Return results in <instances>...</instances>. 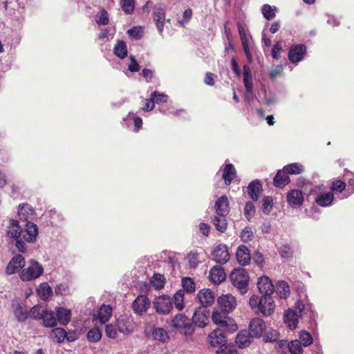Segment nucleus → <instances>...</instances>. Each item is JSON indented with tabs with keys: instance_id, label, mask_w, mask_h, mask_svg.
<instances>
[{
	"instance_id": "obj_54",
	"label": "nucleus",
	"mask_w": 354,
	"mask_h": 354,
	"mask_svg": "<svg viewBox=\"0 0 354 354\" xmlns=\"http://www.w3.org/2000/svg\"><path fill=\"white\" fill-rule=\"evenodd\" d=\"M187 259L189 263V266L191 268H195L199 263L198 254L197 252H189L187 256Z\"/></svg>"
},
{
	"instance_id": "obj_31",
	"label": "nucleus",
	"mask_w": 354,
	"mask_h": 354,
	"mask_svg": "<svg viewBox=\"0 0 354 354\" xmlns=\"http://www.w3.org/2000/svg\"><path fill=\"white\" fill-rule=\"evenodd\" d=\"M235 176L236 169L234 165L232 164L226 165L223 171L222 175V178L224 179L225 185H230Z\"/></svg>"
},
{
	"instance_id": "obj_48",
	"label": "nucleus",
	"mask_w": 354,
	"mask_h": 354,
	"mask_svg": "<svg viewBox=\"0 0 354 354\" xmlns=\"http://www.w3.org/2000/svg\"><path fill=\"white\" fill-rule=\"evenodd\" d=\"M121 7L122 10L127 14H131L135 8L134 0H121Z\"/></svg>"
},
{
	"instance_id": "obj_1",
	"label": "nucleus",
	"mask_w": 354,
	"mask_h": 354,
	"mask_svg": "<svg viewBox=\"0 0 354 354\" xmlns=\"http://www.w3.org/2000/svg\"><path fill=\"white\" fill-rule=\"evenodd\" d=\"M35 214L34 209L29 204L23 203L19 205L17 215L20 221L26 222L24 225L26 233L24 238L28 243L35 242L38 236V227L32 222Z\"/></svg>"
},
{
	"instance_id": "obj_11",
	"label": "nucleus",
	"mask_w": 354,
	"mask_h": 354,
	"mask_svg": "<svg viewBox=\"0 0 354 354\" xmlns=\"http://www.w3.org/2000/svg\"><path fill=\"white\" fill-rule=\"evenodd\" d=\"M24 267V258L21 254H16L9 261L6 268V273L8 275H11L19 272H20L21 270H22Z\"/></svg>"
},
{
	"instance_id": "obj_38",
	"label": "nucleus",
	"mask_w": 354,
	"mask_h": 354,
	"mask_svg": "<svg viewBox=\"0 0 354 354\" xmlns=\"http://www.w3.org/2000/svg\"><path fill=\"white\" fill-rule=\"evenodd\" d=\"M153 338L155 340L165 342L169 339L167 331L162 328H156L152 332Z\"/></svg>"
},
{
	"instance_id": "obj_35",
	"label": "nucleus",
	"mask_w": 354,
	"mask_h": 354,
	"mask_svg": "<svg viewBox=\"0 0 354 354\" xmlns=\"http://www.w3.org/2000/svg\"><path fill=\"white\" fill-rule=\"evenodd\" d=\"M50 337L54 341L59 344L62 343L66 338L68 340H70L69 338L66 337L65 330L61 328L53 329L50 333Z\"/></svg>"
},
{
	"instance_id": "obj_8",
	"label": "nucleus",
	"mask_w": 354,
	"mask_h": 354,
	"mask_svg": "<svg viewBox=\"0 0 354 354\" xmlns=\"http://www.w3.org/2000/svg\"><path fill=\"white\" fill-rule=\"evenodd\" d=\"M153 306L158 314L168 315L173 308V301L167 295H161L154 299Z\"/></svg>"
},
{
	"instance_id": "obj_40",
	"label": "nucleus",
	"mask_w": 354,
	"mask_h": 354,
	"mask_svg": "<svg viewBox=\"0 0 354 354\" xmlns=\"http://www.w3.org/2000/svg\"><path fill=\"white\" fill-rule=\"evenodd\" d=\"M114 53L120 58H124L127 55V48L124 41H118L114 47Z\"/></svg>"
},
{
	"instance_id": "obj_12",
	"label": "nucleus",
	"mask_w": 354,
	"mask_h": 354,
	"mask_svg": "<svg viewBox=\"0 0 354 354\" xmlns=\"http://www.w3.org/2000/svg\"><path fill=\"white\" fill-rule=\"evenodd\" d=\"M218 304L221 310L227 313L233 311L237 305L236 298L230 294L219 297Z\"/></svg>"
},
{
	"instance_id": "obj_49",
	"label": "nucleus",
	"mask_w": 354,
	"mask_h": 354,
	"mask_svg": "<svg viewBox=\"0 0 354 354\" xmlns=\"http://www.w3.org/2000/svg\"><path fill=\"white\" fill-rule=\"evenodd\" d=\"M288 346L291 354H302V347L299 340L292 341Z\"/></svg>"
},
{
	"instance_id": "obj_23",
	"label": "nucleus",
	"mask_w": 354,
	"mask_h": 354,
	"mask_svg": "<svg viewBox=\"0 0 354 354\" xmlns=\"http://www.w3.org/2000/svg\"><path fill=\"white\" fill-rule=\"evenodd\" d=\"M287 201L292 207H299L304 201L303 194L299 190L292 189L287 194Z\"/></svg>"
},
{
	"instance_id": "obj_34",
	"label": "nucleus",
	"mask_w": 354,
	"mask_h": 354,
	"mask_svg": "<svg viewBox=\"0 0 354 354\" xmlns=\"http://www.w3.org/2000/svg\"><path fill=\"white\" fill-rule=\"evenodd\" d=\"M334 200V194L331 192L319 194L316 198V203L322 206L330 205Z\"/></svg>"
},
{
	"instance_id": "obj_24",
	"label": "nucleus",
	"mask_w": 354,
	"mask_h": 354,
	"mask_svg": "<svg viewBox=\"0 0 354 354\" xmlns=\"http://www.w3.org/2000/svg\"><path fill=\"white\" fill-rule=\"evenodd\" d=\"M252 338L247 330H241L236 335L235 342L239 348H244L250 346Z\"/></svg>"
},
{
	"instance_id": "obj_32",
	"label": "nucleus",
	"mask_w": 354,
	"mask_h": 354,
	"mask_svg": "<svg viewBox=\"0 0 354 354\" xmlns=\"http://www.w3.org/2000/svg\"><path fill=\"white\" fill-rule=\"evenodd\" d=\"M44 323V326L46 327H54L57 324V319L53 311H48L44 310L41 319Z\"/></svg>"
},
{
	"instance_id": "obj_36",
	"label": "nucleus",
	"mask_w": 354,
	"mask_h": 354,
	"mask_svg": "<svg viewBox=\"0 0 354 354\" xmlns=\"http://www.w3.org/2000/svg\"><path fill=\"white\" fill-rule=\"evenodd\" d=\"M283 172L288 174H300L304 171V166L299 163H291L283 168Z\"/></svg>"
},
{
	"instance_id": "obj_56",
	"label": "nucleus",
	"mask_w": 354,
	"mask_h": 354,
	"mask_svg": "<svg viewBox=\"0 0 354 354\" xmlns=\"http://www.w3.org/2000/svg\"><path fill=\"white\" fill-rule=\"evenodd\" d=\"M253 236V232L250 227H245L244 229H243L240 235V237L243 242L251 241Z\"/></svg>"
},
{
	"instance_id": "obj_63",
	"label": "nucleus",
	"mask_w": 354,
	"mask_h": 354,
	"mask_svg": "<svg viewBox=\"0 0 354 354\" xmlns=\"http://www.w3.org/2000/svg\"><path fill=\"white\" fill-rule=\"evenodd\" d=\"M118 329L122 333H130L131 330L128 328L125 322L123 320L118 319L117 322Z\"/></svg>"
},
{
	"instance_id": "obj_59",
	"label": "nucleus",
	"mask_w": 354,
	"mask_h": 354,
	"mask_svg": "<svg viewBox=\"0 0 354 354\" xmlns=\"http://www.w3.org/2000/svg\"><path fill=\"white\" fill-rule=\"evenodd\" d=\"M152 98L155 100V103L160 104L166 102L167 100V95L163 93H159L158 91H154L151 93Z\"/></svg>"
},
{
	"instance_id": "obj_15",
	"label": "nucleus",
	"mask_w": 354,
	"mask_h": 354,
	"mask_svg": "<svg viewBox=\"0 0 354 354\" xmlns=\"http://www.w3.org/2000/svg\"><path fill=\"white\" fill-rule=\"evenodd\" d=\"M150 307V301L146 295H139L133 301L132 308L135 313L142 315Z\"/></svg>"
},
{
	"instance_id": "obj_64",
	"label": "nucleus",
	"mask_w": 354,
	"mask_h": 354,
	"mask_svg": "<svg viewBox=\"0 0 354 354\" xmlns=\"http://www.w3.org/2000/svg\"><path fill=\"white\" fill-rule=\"evenodd\" d=\"M253 261L259 266H263L265 261L263 256L261 253L259 252H256L253 255Z\"/></svg>"
},
{
	"instance_id": "obj_14",
	"label": "nucleus",
	"mask_w": 354,
	"mask_h": 354,
	"mask_svg": "<svg viewBox=\"0 0 354 354\" xmlns=\"http://www.w3.org/2000/svg\"><path fill=\"white\" fill-rule=\"evenodd\" d=\"M266 328V323L262 319L254 318L250 322L248 332L252 337L259 338L261 337Z\"/></svg>"
},
{
	"instance_id": "obj_20",
	"label": "nucleus",
	"mask_w": 354,
	"mask_h": 354,
	"mask_svg": "<svg viewBox=\"0 0 354 354\" xmlns=\"http://www.w3.org/2000/svg\"><path fill=\"white\" fill-rule=\"evenodd\" d=\"M216 212L218 216L225 217L230 212V204L227 197L222 195L215 203Z\"/></svg>"
},
{
	"instance_id": "obj_9",
	"label": "nucleus",
	"mask_w": 354,
	"mask_h": 354,
	"mask_svg": "<svg viewBox=\"0 0 354 354\" xmlns=\"http://www.w3.org/2000/svg\"><path fill=\"white\" fill-rule=\"evenodd\" d=\"M210 312L206 308H196L192 317V322L199 328H204L209 324Z\"/></svg>"
},
{
	"instance_id": "obj_52",
	"label": "nucleus",
	"mask_w": 354,
	"mask_h": 354,
	"mask_svg": "<svg viewBox=\"0 0 354 354\" xmlns=\"http://www.w3.org/2000/svg\"><path fill=\"white\" fill-rule=\"evenodd\" d=\"M279 252L281 257L283 259H289L292 257L293 254L292 249L288 244L281 246L279 249Z\"/></svg>"
},
{
	"instance_id": "obj_61",
	"label": "nucleus",
	"mask_w": 354,
	"mask_h": 354,
	"mask_svg": "<svg viewBox=\"0 0 354 354\" xmlns=\"http://www.w3.org/2000/svg\"><path fill=\"white\" fill-rule=\"evenodd\" d=\"M105 333L109 338H115L117 336V331L115 327L112 324L106 326Z\"/></svg>"
},
{
	"instance_id": "obj_13",
	"label": "nucleus",
	"mask_w": 354,
	"mask_h": 354,
	"mask_svg": "<svg viewBox=\"0 0 354 354\" xmlns=\"http://www.w3.org/2000/svg\"><path fill=\"white\" fill-rule=\"evenodd\" d=\"M207 341L212 346H220L221 349L226 344L227 339L223 331L218 328L209 334Z\"/></svg>"
},
{
	"instance_id": "obj_50",
	"label": "nucleus",
	"mask_w": 354,
	"mask_h": 354,
	"mask_svg": "<svg viewBox=\"0 0 354 354\" xmlns=\"http://www.w3.org/2000/svg\"><path fill=\"white\" fill-rule=\"evenodd\" d=\"M44 309L39 305L34 306L30 310V317L35 319H41Z\"/></svg>"
},
{
	"instance_id": "obj_21",
	"label": "nucleus",
	"mask_w": 354,
	"mask_h": 354,
	"mask_svg": "<svg viewBox=\"0 0 354 354\" xmlns=\"http://www.w3.org/2000/svg\"><path fill=\"white\" fill-rule=\"evenodd\" d=\"M197 297L202 305L201 307L206 308L213 304L214 293L210 289H203L198 292Z\"/></svg>"
},
{
	"instance_id": "obj_19",
	"label": "nucleus",
	"mask_w": 354,
	"mask_h": 354,
	"mask_svg": "<svg viewBox=\"0 0 354 354\" xmlns=\"http://www.w3.org/2000/svg\"><path fill=\"white\" fill-rule=\"evenodd\" d=\"M226 274L224 269L220 266H214L211 268L209 273V279L214 283L218 284L224 281Z\"/></svg>"
},
{
	"instance_id": "obj_2",
	"label": "nucleus",
	"mask_w": 354,
	"mask_h": 354,
	"mask_svg": "<svg viewBox=\"0 0 354 354\" xmlns=\"http://www.w3.org/2000/svg\"><path fill=\"white\" fill-rule=\"evenodd\" d=\"M25 232V225L21 227L19 221L10 219L6 227V236L9 239V243L14 244L19 252H26V246L24 241V235Z\"/></svg>"
},
{
	"instance_id": "obj_43",
	"label": "nucleus",
	"mask_w": 354,
	"mask_h": 354,
	"mask_svg": "<svg viewBox=\"0 0 354 354\" xmlns=\"http://www.w3.org/2000/svg\"><path fill=\"white\" fill-rule=\"evenodd\" d=\"M165 281V278L162 274L159 273H154L152 277L151 283L156 289L160 290L164 287Z\"/></svg>"
},
{
	"instance_id": "obj_10",
	"label": "nucleus",
	"mask_w": 354,
	"mask_h": 354,
	"mask_svg": "<svg viewBox=\"0 0 354 354\" xmlns=\"http://www.w3.org/2000/svg\"><path fill=\"white\" fill-rule=\"evenodd\" d=\"M212 259L220 264L226 263L230 259V253L226 245L219 244L212 251Z\"/></svg>"
},
{
	"instance_id": "obj_17",
	"label": "nucleus",
	"mask_w": 354,
	"mask_h": 354,
	"mask_svg": "<svg viewBox=\"0 0 354 354\" xmlns=\"http://www.w3.org/2000/svg\"><path fill=\"white\" fill-rule=\"evenodd\" d=\"M306 52V47L304 44L293 45L288 52V59L291 62H300Z\"/></svg>"
},
{
	"instance_id": "obj_29",
	"label": "nucleus",
	"mask_w": 354,
	"mask_h": 354,
	"mask_svg": "<svg viewBox=\"0 0 354 354\" xmlns=\"http://www.w3.org/2000/svg\"><path fill=\"white\" fill-rule=\"evenodd\" d=\"M243 69L244 86L245 87L246 91L251 93L253 90V82L250 67L248 65L245 64L243 67Z\"/></svg>"
},
{
	"instance_id": "obj_37",
	"label": "nucleus",
	"mask_w": 354,
	"mask_h": 354,
	"mask_svg": "<svg viewBox=\"0 0 354 354\" xmlns=\"http://www.w3.org/2000/svg\"><path fill=\"white\" fill-rule=\"evenodd\" d=\"M184 290H179L174 295L173 303L175 305V308L180 311L184 307Z\"/></svg>"
},
{
	"instance_id": "obj_42",
	"label": "nucleus",
	"mask_w": 354,
	"mask_h": 354,
	"mask_svg": "<svg viewBox=\"0 0 354 354\" xmlns=\"http://www.w3.org/2000/svg\"><path fill=\"white\" fill-rule=\"evenodd\" d=\"M95 22L98 25H107L109 23V17L107 11L101 8L95 17Z\"/></svg>"
},
{
	"instance_id": "obj_22",
	"label": "nucleus",
	"mask_w": 354,
	"mask_h": 354,
	"mask_svg": "<svg viewBox=\"0 0 354 354\" xmlns=\"http://www.w3.org/2000/svg\"><path fill=\"white\" fill-rule=\"evenodd\" d=\"M236 256L237 261L242 266L248 265L251 261L249 249L244 245H241L238 248Z\"/></svg>"
},
{
	"instance_id": "obj_30",
	"label": "nucleus",
	"mask_w": 354,
	"mask_h": 354,
	"mask_svg": "<svg viewBox=\"0 0 354 354\" xmlns=\"http://www.w3.org/2000/svg\"><path fill=\"white\" fill-rule=\"evenodd\" d=\"M112 315V308L109 305H102L98 310V319L101 324L106 323Z\"/></svg>"
},
{
	"instance_id": "obj_46",
	"label": "nucleus",
	"mask_w": 354,
	"mask_h": 354,
	"mask_svg": "<svg viewBox=\"0 0 354 354\" xmlns=\"http://www.w3.org/2000/svg\"><path fill=\"white\" fill-rule=\"evenodd\" d=\"M102 337V333L97 328H91L87 333V339L91 342H97Z\"/></svg>"
},
{
	"instance_id": "obj_58",
	"label": "nucleus",
	"mask_w": 354,
	"mask_h": 354,
	"mask_svg": "<svg viewBox=\"0 0 354 354\" xmlns=\"http://www.w3.org/2000/svg\"><path fill=\"white\" fill-rule=\"evenodd\" d=\"M346 187V183L341 180H337L333 182L330 189L332 191H338L342 192Z\"/></svg>"
},
{
	"instance_id": "obj_60",
	"label": "nucleus",
	"mask_w": 354,
	"mask_h": 354,
	"mask_svg": "<svg viewBox=\"0 0 354 354\" xmlns=\"http://www.w3.org/2000/svg\"><path fill=\"white\" fill-rule=\"evenodd\" d=\"M255 212V207L252 203L248 202L245 204L244 214L248 221L250 217L252 216Z\"/></svg>"
},
{
	"instance_id": "obj_51",
	"label": "nucleus",
	"mask_w": 354,
	"mask_h": 354,
	"mask_svg": "<svg viewBox=\"0 0 354 354\" xmlns=\"http://www.w3.org/2000/svg\"><path fill=\"white\" fill-rule=\"evenodd\" d=\"M301 345L308 346L313 342V337L307 331H301L299 335Z\"/></svg>"
},
{
	"instance_id": "obj_53",
	"label": "nucleus",
	"mask_w": 354,
	"mask_h": 354,
	"mask_svg": "<svg viewBox=\"0 0 354 354\" xmlns=\"http://www.w3.org/2000/svg\"><path fill=\"white\" fill-rule=\"evenodd\" d=\"M279 337V333L275 330H272L265 333L263 340L266 342H274L277 341Z\"/></svg>"
},
{
	"instance_id": "obj_27",
	"label": "nucleus",
	"mask_w": 354,
	"mask_h": 354,
	"mask_svg": "<svg viewBox=\"0 0 354 354\" xmlns=\"http://www.w3.org/2000/svg\"><path fill=\"white\" fill-rule=\"evenodd\" d=\"M262 190V186L258 180L250 182L248 187L249 196L253 201H257L259 197V193Z\"/></svg>"
},
{
	"instance_id": "obj_39",
	"label": "nucleus",
	"mask_w": 354,
	"mask_h": 354,
	"mask_svg": "<svg viewBox=\"0 0 354 354\" xmlns=\"http://www.w3.org/2000/svg\"><path fill=\"white\" fill-rule=\"evenodd\" d=\"M276 292L280 298L286 299L290 293L288 283L284 281H279L277 286Z\"/></svg>"
},
{
	"instance_id": "obj_18",
	"label": "nucleus",
	"mask_w": 354,
	"mask_h": 354,
	"mask_svg": "<svg viewBox=\"0 0 354 354\" xmlns=\"http://www.w3.org/2000/svg\"><path fill=\"white\" fill-rule=\"evenodd\" d=\"M257 288L263 295H270L274 292V287L269 277L262 276L259 279Z\"/></svg>"
},
{
	"instance_id": "obj_62",
	"label": "nucleus",
	"mask_w": 354,
	"mask_h": 354,
	"mask_svg": "<svg viewBox=\"0 0 354 354\" xmlns=\"http://www.w3.org/2000/svg\"><path fill=\"white\" fill-rule=\"evenodd\" d=\"M154 104L155 100L152 98V95H151V98L149 100H145V104L142 109L145 111H150L153 109Z\"/></svg>"
},
{
	"instance_id": "obj_16",
	"label": "nucleus",
	"mask_w": 354,
	"mask_h": 354,
	"mask_svg": "<svg viewBox=\"0 0 354 354\" xmlns=\"http://www.w3.org/2000/svg\"><path fill=\"white\" fill-rule=\"evenodd\" d=\"M153 19L160 34L162 33L165 21V10L161 5H156L153 9Z\"/></svg>"
},
{
	"instance_id": "obj_44",
	"label": "nucleus",
	"mask_w": 354,
	"mask_h": 354,
	"mask_svg": "<svg viewBox=\"0 0 354 354\" xmlns=\"http://www.w3.org/2000/svg\"><path fill=\"white\" fill-rule=\"evenodd\" d=\"M276 7H272L269 4H265L262 7V14L267 20H271L276 16L275 11Z\"/></svg>"
},
{
	"instance_id": "obj_4",
	"label": "nucleus",
	"mask_w": 354,
	"mask_h": 354,
	"mask_svg": "<svg viewBox=\"0 0 354 354\" xmlns=\"http://www.w3.org/2000/svg\"><path fill=\"white\" fill-rule=\"evenodd\" d=\"M43 272L41 265L35 260L31 259L28 262L27 267L21 270L19 277L23 281H29L39 278Z\"/></svg>"
},
{
	"instance_id": "obj_7",
	"label": "nucleus",
	"mask_w": 354,
	"mask_h": 354,
	"mask_svg": "<svg viewBox=\"0 0 354 354\" xmlns=\"http://www.w3.org/2000/svg\"><path fill=\"white\" fill-rule=\"evenodd\" d=\"M227 313L214 310L212 313V319L214 324L221 328L230 327V330L234 332L237 330V325L233 323V319L227 316Z\"/></svg>"
},
{
	"instance_id": "obj_25",
	"label": "nucleus",
	"mask_w": 354,
	"mask_h": 354,
	"mask_svg": "<svg viewBox=\"0 0 354 354\" xmlns=\"http://www.w3.org/2000/svg\"><path fill=\"white\" fill-rule=\"evenodd\" d=\"M56 319L60 324L66 325L71 320V311L69 309L62 307H57L55 308Z\"/></svg>"
},
{
	"instance_id": "obj_3",
	"label": "nucleus",
	"mask_w": 354,
	"mask_h": 354,
	"mask_svg": "<svg viewBox=\"0 0 354 354\" xmlns=\"http://www.w3.org/2000/svg\"><path fill=\"white\" fill-rule=\"evenodd\" d=\"M249 305L251 309L257 314H262L264 316L270 315L275 308L273 299L270 295H252L249 299Z\"/></svg>"
},
{
	"instance_id": "obj_6",
	"label": "nucleus",
	"mask_w": 354,
	"mask_h": 354,
	"mask_svg": "<svg viewBox=\"0 0 354 354\" xmlns=\"http://www.w3.org/2000/svg\"><path fill=\"white\" fill-rule=\"evenodd\" d=\"M172 326L185 335H192L194 332L193 324L188 317L183 313L176 314L171 321Z\"/></svg>"
},
{
	"instance_id": "obj_33",
	"label": "nucleus",
	"mask_w": 354,
	"mask_h": 354,
	"mask_svg": "<svg viewBox=\"0 0 354 354\" xmlns=\"http://www.w3.org/2000/svg\"><path fill=\"white\" fill-rule=\"evenodd\" d=\"M14 314L19 322H25L28 318L27 307L25 305L17 304L14 310Z\"/></svg>"
},
{
	"instance_id": "obj_5",
	"label": "nucleus",
	"mask_w": 354,
	"mask_h": 354,
	"mask_svg": "<svg viewBox=\"0 0 354 354\" xmlns=\"http://www.w3.org/2000/svg\"><path fill=\"white\" fill-rule=\"evenodd\" d=\"M249 275L243 268L234 269L230 274V280L234 287L244 295L248 291Z\"/></svg>"
},
{
	"instance_id": "obj_28",
	"label": "nucleus",
	"mask_w": 354,
	"mask_h": 354,
	"mask_svg": "<svg viewBox=\"0 0 354 354\" xmlns=\"http://www.w3.org/2000/svg\"><path fill=\"white\" fill-rule=\"evenodd\" d=\"M290 178L288 174L282 170H279L273 179V183L275 187L283 188L290 183Z\"/></svg>"
},
{
	"instance_id": "obj_41",
	"label": "nucleus",
	"mask_w": 354,
	"mask_h": 354,
	"mask_svg": "<svg viewBox=\"0 0 354 354\" xmlns=\"http://www.w3.org/2000/svg\"><path fill=\"white\" fill-rule=\"evenodd\" d=\"M212 223L215 226L216 229L223 233L225 232L227 227V223L225 217L222 216V218H219L218 216H214L212 220Z\"/></svg>"
},
{
	"instance_id": "obj_45",
	"label": "nucleus",
	"mask_w": 354,
	"mask_h": 354,
	"mask_svg": "<svg viewBox=\"0 0 354 354\" xmlns=\"http://www.w3.org/2000/svg\"><path fill=\"white\" fill-rule=\"evenodd\" d=\"M182 286L184 292L186 291L188 293H192L195 291V283L194 280L190 277H184L182 279Z\"/></svg>"
},
{
	"instance_id": "obj_55",
	"label": "nucleus",
	"mask_w": 354,
	"mask_h": 354,
	"mask_svg": "<svg viewBox=\"0 0 354 354\" xmlns=\"http://www.w3.org/2000/svg\"><path fill=\"white\" fill-rule=\"evenodd\" d=\"M272 208V198L270 196H266L262 201V212L269 214Z\"/></svg>"
},
{
	"instance_id": "obj_57",
	"label": "nucleus",
	"mask_w": 354,
	"mask_h": 354,
	"mask_svg": "<svg viewBox=\"0 0 354 354\" xmlns=\"http://www.w3.org/2000/svg\"><path fill=\"white\" fill-rule=\"evenodd\" d=\"M127 33L129 35L135 39H140L142 37V30L140 27H133L128 30Z\"/></svg>"
},
{
	"instance_id": "obj_26",
	"label": "nucleus",
	"mask_w": 354,
	"mask_h": 354,
	"mask_svg": "<svg viewBox=\"0 0 354 354\" xmlns=\"http://www.w3.org/2000/svg\"><path fill=\"white\" fill-rule=\"evenodd\" d=\"M299 317L300 316L297 312L288 309L285 313L284 321L290 329H295L297 327Z\"/></svg>"
},
{
	"instance_id": "obj_47",
	"label": "nucleus",
	"mask_w": 354,
	"mask_h": 354,
	"mask_svg": "<svg viewBox=\"0 0 354 354\" xmlns=\"http://www.w3.org/2000/svg\"><path fill=\"white\" fill-rule=\"evenodd\" d=\"M38 292L40 297L44 299L50 297L53 293L51 288L46 283H41Z\"/></svg>"
}]
</instances>
